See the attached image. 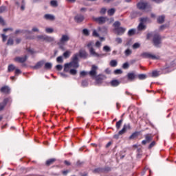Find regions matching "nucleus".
<instances>
[{"instance_id": "f257e3e1", "label": "nucleus", "mask_w": 176, "mask_h": 176, "mask_svg": "<svg viewBox=\"0 0 176 176\" xmlns=\"http://www.w3.org/2000/svg\"><path fill=\"white\" fill-rule=\"evenodd\" d=\"M79 56L81 58H87V52L85 50H80L79 54H75L72 58V61L65 64L64 71L68 72L70 68H79Z\"/></svg>"}, {"instance_id": "f03ea898", "label": "nucleus", "mask_w": 176, "mask_h": 176, "mask_svg": "<svg viewBox=\"0 0 176 176\" xmlns=\"http://www.w3.org/2000/svg\"><path fill=\"white\" fill-rule=\"evenodd\" d=\"M120 25L121 23L119 21H116L113 25V27H114V32L117 35H123V34L126 32V28L120 27Z\"/></svg>"}, {"instance_id": "7ed1b4c3", "label": "nucleus", "mask_w": 176, "mask_h": 176, "mask_svg": "<svg viewBox=\"0 0 176 176\" xmlns=\"http://www.w3.org/2000/svg\"><path fill=\"white\" fill-rule=\"evenodd\" d=\"M151 36H153V42L154 43V45L156 46V47H159V45L162 43V37L159 34H153L152 33H149L147 34V39H150Z\"/></svg>"}, {"instance_id": "20e7f679", "label": "nucleus", "mask_w": 176, "mask_h": 176, "mask_svg": "<svg viewBox=\"0 0 176 176\" xmlns=\"http://www.w3.org/2000/svg\"><path fill=\"white\" fill-rule=\"evenodd\" d=\"M91 46H93V42H89L87 44V47L89 48V53L91 56H92L93 57H104V56H107V54H100L96 52V50Z\"/></svg>"}, {"instance_id": "39448f33", "label": "nucleus", "mask_w": 176, "mask_h": 176, "mask_svg": "<svg viewBox=\"0 0 176 176\" xmlns=\"http://www.w3.org/2000/svg\"><path fill=\"white\" fill-rule=\"evenodd\" d=\"M69 35L68 34H62L61 38L59 40V42L58 43V45L59 46H64L67 42L69 41Z\"/></svg>"}, {"instance_id": "423d86ee", "label": "nucleus", "mask_w": 176, "mask_h": 176, "mask_svg": "<svg viewBox=\"0 0 176 176\" xmlns=\"http://www.w3.org/2000/svg\"><path fill=\"white\" fill-rule=\"evenodd\" d=\"M97 71H98V67L96 65H93L91 68V71L88 72V74L92 79H95L97 76Z\"/></svg>"}, {"instance_id": "0eeeda50", "label": "nucleus", "mask_w": 176, "mask_h": 176, "mask_svg": "<svg viewBox=\"0 0 176 176\" xmlns=\"http://www.w3.org/2000/svg\"><path fill=\"white\" fill-rule=\"evenodd\" d=\"M141 57L143 58H152V60H159L160 58V56L153 55L149 52H144L141 54Z\"/></svg>"}, {"instance_id": "6e6552de", "label": "nucleus", "mask_w": 176, "mask_h": 176, "mask_svg": "<svg viewBox=\"0 0 176 176\" xmlns=\"http://www.w3.org/2000/svg\"><path fill=\"white\" fill-rule=\"evenodd\" d=\"M138 8L140 10H145V9H150L151 6L146 2L140 1L137 4Z\"/></svg>"}, {"instance_id": "1a4fd4ad", "label": "nucleus", "mask_w": 176, "mask_h": 176, "mask_svg": "<svg viewBox=\"0 0 176 176\" xmlns=\"http://www.w3.org/2000/svg\"><path fill=\"white\" fill-rule=\"evenodd\" d=\"M145 140L142 141V145H146V144H149L152 140H153V136L152 134L148 133L144 135Z\"/></svg>"}, {"instance_id": "9d476101", "label": "nucleus", "mask_w": 176, "mask_h": 176, "mask_svg": "<svg viewBox=\"0 0 176 176\" xmlns=\"http://www.w3.org/2000/svg\"><path fill=\"white\" fill-rule=\"evenodd\" d=\"M94 79H95L98 85H101V83H102V82L107 79V76L104 74H99Z\"/></svg>"}, {"instance_id": "9b49d317", "label": "nucleus", "mask_w": 176, "mask_h": 176, "mask_svg": "<svg viewBox=\"0 0 176 176\" xmlns=\"http://www.w3.org/2000/svg\"><path fill=\"white\" fill-rule=\"evenodd\" d=\"M148 21V18H142L140 19V23L138 26V28L139 31H142V30H145V25H144V23H146Z\"/></svg>"}, {"instance_id": "f8f14e48", "label": "nucleus", "mask_w": 176, "mask_h": 176, "mask_svg": "<svg viewBox=\"0 0 176 176\" xmlns=\"http://www.w3.org/2000/svg\"><path fill=\"white\" fill-rule=\"evenodd\" d=\"M28 58V56L27 55L24 56H18L14 58V61H16V63H25Z\"/></svg>"}, {"instance_id": "ddd939ff", "label": "nucleus", "mask_w": 176, "mask_h": 176, "mask_svg": "<svg viewBox=\"0 0 176 176\" xmlns=\"http://www.w3.org/2000/svg\"><path fill=\"white\" fill-rule=\"evenodd\" d=\"M84 20H85V16L80 14L76 15L74 17V21H76V23H82Z\"/></svg>"}, {"instance_id": "4468645a", "label": "nucleus", "mask_w": 176, "mask_h": 176, "mask_svg": "<svg viewBox=\"0 0 176 176\" xmlns=\"http://www.w3.org/2000/svg\"><path fill=\"white\" fill-rule=\"evenodd\" d=\"M94 20L99 24H104V23H106L107 20H108V18L100 16L98 18H94Z\"/></svg>"}, {"instance_id": "2eb2a0df", "label": "nucleus", "mask_w": 176, "mask_h": 176, "mask_svg": "<svg viewBox=\"0 0 176 176\" xmlns=\"http://www.w3.org/2000/svg\"><path fill=\"white\" fill-rule=\"evenodd\" d=\"M131 127L130 126L129 124H124L123 128L121 131L118 132V135H122L126 133V130H130Z\"/></svg>"}, {"instance_id": "dca6fc26", "label": "nucleus", "mask_w": 176, "mask_h": 176, "mask_svg": "<svg viewBox=\"0 0 176 176\" xmlns=\"http://www.w3.org/2000/svg\"><path fill=\"white\" fill-rule=\"evenodd\" d=\"M0 91L1 93H4L5 94H8L10 93V88H9L8 86H4L1 88Z\"/></svg>"}, {"instance_id": "f3484780", "label": "nucleus", "mask_w": 176, "mask_h": 176, "mask_svg": "<svg viewBox=\"0 0 176 176\" xmlns=\"http://www.w3.org/2000/svg\"><path fill=\"white\" fill-rule=\"evenodd\" d=\"M8 101H9V99L5 98L3 101V102L0 103V111H3L5 107H6V104H8Z\"/></svg>"}, {"instance_id": "a211bd4d", "label": "nucleus", "mask_w": 176, "mask_h": 176, "mask_svg": "<svg viewBox=\"0 0 176 176\" xmlns=\"http://www.w3.org/2000/svg\"><path fill=\"white\" fill-rule=\"evenodd\" d=\"M45 64V61L41 60L38 62L35 66L33 67L34 69H39V68H42V65Z\"/></svg>"}, {"instance_id": "6ab92c4d", "label": "nucleus", "mask_w": 176, "mask_h": 176, "mask_svg": "<svg viewBox=\"0 0 176 176\" xmlns=\"http://www.w3.org/2000/svg\"><path fill=\"white\" fill-rule=\"evenodd\" d=\"M127 78L129 80H134L135 79V74L134 73H129L127 74Z\"/></svg>"}, {"instance_id": "aec40b11", "label": "nucleus", "mask_w": 176, "mask_h": 176, "mask_svg": "<svg viewBox=\"0 0 176 176\" xmlns=\"http://www.w3.org/2000/svg\"><path fill=\"white\" fill-rule=\"evenodd\" d=\"M56 162V159L52 158L46 161V166H51V164H53Z\"/></svg>"}, {"instance_id": "412c9836", "label": "nucleus", "mask_w": 176, "mask_h": 176, "mask_svg": "<svg viewBox=\"0 0 176 176\" xmlns=\"http://www.w3.org/2000/svg\"><path fill=\"white\" fill-rule=\"evenodd\" d=\"M115 12H116V10H115V8H111L108 10L107 14L109 16H113V14H115Z\"/></svg>"}, {"instance_id": "4be33fe9", "label": "nucleus", "mask_w": 176, "mask_h": 176, "mask_svg": "<svg viewBox=\"0 0 176 176\" xmlns=\"http://www.w3.org/2000/svg\"><path fill=\"white\" fill-rule=\"evenodd\" d=\"M46 20H54V16L52 14H47L44 16Z\"/></svg>"}, {"instance_id": "5701e85b", "label": "nucleus", "mask_w": 176, "mask_h": 176, "mask_svg": "<svg viewBox=\"0 0 176 176\" xmlns=\"http://www.w3.org/2000/svg\"><path fill=\"white\" fill-rule=\"evenodd\" d=\"M110 67H116L118 65V60H111L109 63Z\"/></svg>"}, {"instance_id": "b1692460", "label": "nucleus", "mask_w": 176, "mask_h": 176, "mask_svg": "<svg viewBox=\"0 0 176 176\" xmlns=\"http://www.w3.org/2000/svg\"><path fill=\"white\" fill-rule=\"evenodd\" d=\"M14 69H16V66H14L12 64L8 65V72H12V71H14Z\"/></svg>"}, {"instance_id": "393cba45", "label": "nucleus", "mask_w": 176, "mask_h": 176, "mask_svg": "<svg viewBox=\"0 0 176 176\" xmlns=\"http://www.w3.org/2000/svg\"><path fill=\"white\" fill-rule=\"evenodd\" d=\"M52 67H53V65L52 64V63H46L45 64L44 68L45 69H50Z\"/></svg>"}, {"instance_id": "a878e982", "label": "nucleus", "mask_w": 176, "mask_h": 176, "mask_svg": "<svg viewBox=\"0 0 176 176\" xmlns=\"http://www.w3.org/2000/svg\"><path fill=\"white\" fill-rule=\"evenodd\" d=\"M50 5L53 8H57L58 6V4L57 3V1H56V0H52L50 1Z\"/></svg>"}, {"instance_id": "bb28decb", "label": "nucleus", "mask_w": 176, "mask_h": 176, "mask_svg": "<svg viewBox=\"0 0 176 176\" xmlns=\"http://www.w3.org/2000/svg\"><path fill=\"white\" fill-rule=\"evenodd\" d=\"M119 84H120V82L118 80H113L111 82V86H113V87L119 86Z\"/></svg>"}, {"instance_id": "cd10ccee", "label": "nucleus", "mask_w": 176, "mask_h": 176, "mask_svg": "<svg viewBox=\"0 0 176 176\" xmlns=\"http://www.w3.org/2000/svg\"><path fill=\"white\" fill-rule=\"evenodd\" d=\"M138 134H139L138 132H135V133H132L131 135V136L129 137V139L134 140V138H137V137H138Z\"/></svg>"}, {"instance_id": "c85d7f7f", "label": "nucleus", "mask_w": 176, "mask_h": 176, "mask_svg": "<svg viewBox=\"0 0 176 176\" xmlns=\"http://www.w3.org/2000/svg\"><path fill=\"white\" fill-rule=\"evenodd\" d=\"M157 23L160 24H162V23H164V16H160L157 19Z\"/></svg>"}, {"instance_id": "c756f323", "label": "nucleus", "mask_w": 176, "mask_h": 176, "mask_svg": "<svg viewBox=\"0 0 176 176\" xmlns=\"http://www.w3.org/2000/svg\"><path fill=\"white\" fill-rule=\"evenodd\" d=\"M98 31L100 32H103L104 34H107V31H108V29L105 27L98 28Z\"/></svg>"}, {"instance_id": "7c9ffc66", "label": "nucleus", "mask_w": 176, "mask_h": 176, "mask_svg": "<svg viewBox=\"0 0 176 176\" xmlns=\"http://www.w3.org/2000/svg\"><path fill=\"white\" fill-rule=\"evenodd\" d=\"M69 56H71V52L70 51H66L63 53V56L65 58H69Z\"/></svg>"}, {"instance_id": "2f4dec72", "label": "nucleus", "mask_w": 176, "mask_h": 176, "mask_svg": "<svg viewBox=\"0 0 176 176\" xmlns=\"http://www.w3.org/2000/svg\"><path fill=\"white\" fill-rule=\"evenodd\" d=\"M134 34H135V29H131L128 32V35L129 36H131L134 35Z\"/></svg>"}, {"instance_id": "473e14b6", "label": "nucleus", "mask_w": 176, "mask_h": 176, "mask_svg": "<svg viewBox=\"0 0 176 176\" xmlns=\"http://www.w3.org/2000/svg\"><path fill=\"white\" fill-rule=\"evenodd\" d=\"M45 32H47V34H52L54 32V30H53V28H45Z\"/></svg>"}, {"instance_id": "72a5a7b5", "label": "nucleus", "mask_w": 176, "mask_h": 176, "mask_svg": "<svg viewBox=\"0 0 176 176\" xmlns=\"http://www.w3.org/2000/svg\"><path fill=\"white\" fill-rule=\"evenodd\" d=\"M122 123H123L122 120H120L118 122H116V128L119 130L120 129V126H122Z\"/></svg>"}, {"instance_id": "f704fd0d", "label": "nucleus", "mask_w": 176, "mask_h": 176, "mask_svg": "<svg viewBox=\"0 0 176 176\" xmlns=\"http://www.w3.org/2000/svg\"><path fill=\"white\" fill-rule=\"evenodd\" d=\"M103 50L104 52H107V53L111 52V47H109V46L108 45H105L103 47Z\"/></svg>"}, {"instance_id": "c9c22d12", "label": "nucleus", "mask_w": 176, "mask_h": 176, "mask_svg": "<svg viewBox=\"0 0 176 176\" xmlns=\"http://www.w3.org/2000/svg\"><path fill=\"white\" fill-rule=\"evenodd\" d=\"M82 34H83V35H85L86 36H89L90 33L89 32V30L83 29L82 30Z\"/></svg>"}, {"instance_id": "e433bc0d", "label": "nucleus", "mask_w": 176, "mask_h": 176, "mask_svg": "<svg viewBox=\"0 0 176 176\" xmlns=\"http://www.w3.org/2000/svg\"><path fill=\"white\" fill-rule=\"evenodd\" d=\"M138 78L140 80H143L144 79H146V75H145V74H139Z\"/></svg>"}, {"instance_id": "4c0bfd02", "label": "nucleus", "mask_w": 176, "mask_h": 176, "mask_svg": "<svg viewBox=\"0 0 176 176\" xmlns=\"http://www.w3.org/2000/svg\"><path fill=\"white\" fill-rule=\"evenodd\" d=\"M45 41H47V42H53L54 38L46 36Z\"/></svg>"}, {"instance_id": "58836bf2", "label": "nucleus", "mask_w": 176, "mask_h": 176, "mask_svg": "<svg viewBox=\"0 0 176 176\" xmlns=\"http://www.w3.org/2000/svg\"><path fill=\"white\" fill-rule=\"evenodd\" d=\"M114 74H115L116 75H119V74H123V72H122V69H116V70L114 71Z\"/></svg>"}, {"instance_id": "ea45409f", "label": "nucleus", "mask_w": 176, "mask_h": 176, "mask_svg": "<svg viewBox=\"0 0 176 176\" xmlns=\"http://www.w3.org/2000/svg\"><path fill=\"white\" fill-rule=\"evenodd\" d=\"M152 76H153V78H156V77L159 76V72L153 71L152 72Z\"/></svg>"}, {"instance_id": "a19ab883", "label": "nucleus", "mask_w": 176, "mask_h": 176, "mask_svg": "<svg viewBox=\"0 0 176 176\" xmlns=\"http://www.w3.org/2000/svg\"><path fill=\"white\" fill-rule=\"evenodd\" d=\"M77 72H78L75 69H72L69 70V74L71 75H76Z\"/></svg>"}, {"instance_id": "79ce46f5", "label": "nucleus", "mask_w": 176, "mask_h": 176, "mask_svg": "<svg viewBox=\"0 0 176 176\" xmlns=\"http://www.w3.org/2000/svg\"><path fill=\"white\" fill-rule=\"evenodd\" d=\"M13 43H14V41H13L12 38H9L8 40L7 45L8 46H12V45H13Z\"/></svg>"}, {"instance_id": "37998d69", "label": "nucleus", "mask_w": 176, "mask_h": 176, "mask_svg": "<svg viewBox=\"0 0 176 176\" xmlns=\"http://www.w3.org/2000/svg\"><path fill=\"white\" fill-rule=\"evenodd\" d=\"M141 45L138 43H135L133 45V49H138Z\"/></svg>"}, {"instance_id": "c03bdc74", "label": "nucleus", "mask_w": 176, "mask_h": 176, "mask_svg": "<svg viewBox=\"0 0 176 176\" xmlns=\"http://www.w3.org/2000/svg\"><path fill=\"white\" fill-rule=\"evenodd\" d=\"M116 43L120 44L122 42H123V40L120 37H118L116 38Z\"/></svg>"}, {"instance_id": "a18cd8bd", "label": "nucleus", "mask_w": 176, "mask_h": 176, "mask_svg": "<svg viewBox=\"0 0 176 176\" xmlns=\"http://www.w3.org/2000/svg\"><path fill=\"white\" fill-rule=\"evenodd\" d=\"M37 38H38V39H41V41L46 40V36H44V35L38 36Z\"/></svg>"}, {"instance_id": "49530a36", "label": "nucleus", "mask_w": 176, "mask_h": 176, "mask_svg": "<svg viewBox=\"0 0 176 176\" xmlns=\"http://www.w3.org/2000/svg\"><path fill=\"white\" fill-rule=\"evenodd\" d=\"M89 73L86 71H82L80 72V76H86Z\"/></svg>"}, {"instance_id": "de8ad7c7", "label": "nucleus", "mask_w": 176, "mask_h": 176, "mask_svg": "<svg viewBox=\"0 0 176 176\" xmlns=\"http://www.w3.org/2000/svg\"><path fill=\"white\" fill-rule=\"evenodd\" d=\"M25 2L24 0L22 1V5L21 6V10H25Z\"/></svg>"}, {"instance_id": "09e8293b", "label": "nucleus", "mask_w": 176, "mask_h": 176, "mask_svg": "<svg viewBox=\"0 0 176 176\" xmlns=\"http://www.w3.org/2000/svg\"><path fill=\"white\" fill-rule=\"evenodd\" d=\"M155 145H156V142L153 141L150 145L148 146V149H151L152 148H153V146H155Z\"/></svg>"}, {"instance_id": "8fccbe9b", "label": "nucleus", "mask_w": 176, "mask_h": 176, "mask_svg": "<svg viewBox=\"0 0 176 176\" xmlns=\"http://www.w3.org/2000/svg\"><path fill=\"white\" fill-rule=\"evenodd\" d=\"M6 10V6L0 7V13H3Z\"/></svg>"}, {"instance_id": "3c124183", "label": "nucleus", "mask_w": 176, "mask_h": 176, "mask_svg": "<svg viewBox=\"0 0 176 176\" xmlns=\"http://www.w3.org/2000/svg\"><path fill=\"white\" fill-rule=\"evenodd\" d=\"M129 63H125L123 64L122 65V68L124 69H127V68H129Z\"/></svg>"}, {"instance_id": "603ef678", "label": "nucleus", "mask_w": 176, "mask_h": 176, "mask_svg": "<svg viewBox=\"0 0 176 176\" xmlns=\"http://www.w3.org/2000/svg\"><path fill=\"white\" fill-rule=\"evenodd\" d=\"M130 54H131V50H130L129 49H127L125 51V56H130Z\"/></svg>"}, {"instance_id": "864d4df0", "label": "nucleus", "mask_w": 176, "mask_h": 176, "mask_svg": "<svg viewBox=\"0 0 176 176\" xmlns=\"http://www.w3.org/2000/svg\"><path fill=\"white\" fill-rule=\"evenodd\" d=\"M56 61L57 63H63V56H58L57 58H56Z\"/></svg>"}, {"instance_id": "5fc2aeb1", "label": "nucleus", "mask_w": 176, "mask_h": 176, "mask_svg": "<svg viewBox=\"0 0 176 176\" xmlns=\"http://www.w3.org/2000/svg\"><path fill=\"white\" fill-rule=\"evenodd\" d=\"M92 35H93V36H96V37L100 36V35L98 34V33L97 32L96 30L93 31Z\"/></svg>"}, {"instance_id": "6e6d98bb", "label": "nucleus", "mask_w": 176, "mask_h": 176, "mask_svg": "<svg viewBox=\"0 0 176 176\" xmlns=\"http://www.w3.org/2000/svg\"><path fill=\"white\" fill-rule=\"evenodd\" d=\"M106 12H107V8H103L100 10L101 14H105Z\"/></svg>"}, {"instance_id": "4d7b16f0", "label": "nucleus", "mask_w": 176, "mask_h": 176, "mask_svg": "<svg viewBox=\"0 0 176 176\" xmlns=\"http://www.w3.org/2000/svg\"><path fill=\"white\" fill-rule=\"evenodd\" d=\"M28 52L29 53H30L31 54H35V51H34V50H32V49H31V48H28Z\"/></svg>"}, {"instance_id": "13d9d810", "label": "nucleus", "mask_w": 176, "mask_h": 176, "mask_svg": "<svg viewBox=\"0 0 176 176\" xmlns=\"http://www.w3.org/2000/svg\"><path fill=\"white\" fill-rule=\"evenodd\" d=\"M56 69H58V71H61V69H63V65H56Z\"/></svg>"}, {"instance_id": "bf43d9fd", "label": "nucleus", "mask_w": 176, "mask_h": 176, "mask_svg": "<svg viewBox=\"0 0 176 176\" xmlns=\"http://www.w3.org/2000/svg\"><path fill=\"white\" fill-rule=\"evenodd\" d=\"M32 31L33 32H39V29H38V28L34 27V28L32 29Z\"/></svg>"}, {"instance_id": "052dcab7", "label": "nucleus", "mask_w": 176, "mask_h": 176, "mask_svg": "<svg viewBox=\"0 0 176 176\" xmlns=\"http://www.w3.org/2000/svg\"><path fill=\"white\" fill-rule=\"evenodd\" d=\"M153 2H155V3H162V2H164V0H152Z\"/></svg>"}, {"instance_id": "680f3d73", "label": "nucleus", "mask_w": 176, "mask_h": 176, "mask_svg": "<svg viewBox=\"0 0 176 176\" xmlns=\"http://www.w3.org/2000/svg\"><path fill=\"white\" fill-rule=\"evenodd\" d=\"M87 85H88L87 81L83 80V81L82 82V86H83L84 87H86V86H87Z\"/></svg>"}, {"instance_id": "e2e57ef3", "label": "nucleus", "mask_w": 176, "mask_h": 176, "mask_svg": "<svg viewBox=\"0 0 176 176\" xmlns=\"http://www.w3.org/2000/svg\"><path fill=\"white\" fill-rule=\"evenodd\" d=\"M1 36L3 38V42H6L8 36H6L5 34H1Z\"/></svg>"}, {"instance_id": "0e129e2a", "label": "nucleus", "mask_w": 176, "mask_h": 176, "mask_svg": "<svg viewBox=\"0 0 176 176\" xmlns=\"http://www.w3.org/2000/svg\"><path fill=\"white\" fill-rule=\"evenodd\" d=\"M96 47H101V42L97 41L96 43Z\"/></svg>"}, {"instance_id": "69168bd1", "label": "nucleus", "mask_w": 176, "mask_h": 176, "mask_svg": "<svg viewBox=\"0 0 176 176\" xmlns=\"http://www.w3.org/2000/svg\"><path fill=\"white\" fill-rule=\"evenodd\" d=\"M19 74H21V71L19 69H15V74L19 75Z\"/></svg>"}, {"instance_id": "338daca9", "label": "nucleus", "mask_w": 176, "mask_h": 176, "mask_svg": "<svg viewBox=\"0 0 176 176\" xmlns=\"http://www.w3.org/2000/svg\"><path fill=\"white\" fill-rule=\"evenodd\" d=\"M64 163L66 164V166H71V162L67 160H65Z\"/></svg>"}, {"instance_id": "774afa93", "label": "nucleus", "mask_w": 176, "mask_h": 176, "mask_svg": "<svg viewBox=\"0 0 176 176\" xmlns=\"http://www.w3.org/2000/svg\"><path fill=\"white\" fill-rule=\"evenodd\" d=\"M0 24H2L3 25L5 24V22L3 21V19H2L1 16H0Z\"/></svg>"}]
</instances>
